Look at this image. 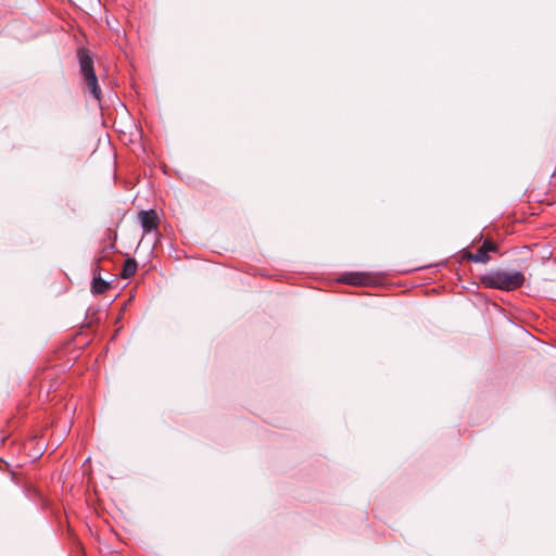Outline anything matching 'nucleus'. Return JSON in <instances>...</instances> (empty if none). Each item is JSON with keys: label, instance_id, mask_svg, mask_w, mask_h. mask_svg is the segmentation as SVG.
<instances>
[{"label": "nucleus", "instance_id": "obj_1", "mask_svg": "<svg viewBox=\"0 0 556 556\" xmlns=\"http://www.w3.org/2000/svg\"><path fill=\"white\" fill-rule=\"evenodd\" d=\"M479 281L484 288L509 292L521 288L526 277L519 270L494 269L480 276Z\"/></svg>", "mask_w": 556, "mask_h": 556}, {"label": "nucleus", "instance_id": "obj_4", "mask_svg": "<svg viewBox=\"0 0 556 556\" xmlns=\"http://www.w3.org/2000/svg\"><path fill=\"white\" fill-rule=\"evenodd\" d=\"M143 233L157 231L159 229V215L154 210L140 211L138 214Z\"/></svg>", "mask_w": 556, "mask_h": 556}, {"label": "nucleus", "instance_id": "obj_8", "mask_svg": "<svg viewBox=\"0 0 556 556\" xmlns=\"http://www.w3.org/2000/svg\"><path fill=\"white\" fill-rule=\"evenodd\" d=\"M136 271H137V262L134 258H127L124 262V265H123V268H122V271L119 275L123 279H129L132 276H135Z\"/></svg>", "mask_w": 556, "mask_h": 556}, {"label": "nucleus", "instance_id": "obj_2", "mask_svg": "<svg viewBox=\"0 0 556 556\" xmlns=\"http://www.w3.org/2000/svg\"><path fill=\"white\" fill-rule=\"evenodd\" d=\"M77 59L79 64V73L83 77L84 84L87 87V90L94 100L100 102L102 91L96 75L94 61L91 52L86 48H79L77 50Z\"/></svg>", "mask_w": 556, "mask_h": 556}, {"label": "nucleus", "instance_id": "obj_7", "mask_svg": "<svg viewBox=\"0 0 556 556\" xmlns=\"http://www.w3.org/2000/svg\"><path fill=\"white\" fill-rule=\"evenodd\" d=\"M115 240H116V235H114V240L112 242L106 243L101 248V250L94 257V265L100 266L101 262L109 260L111 257V255L115 252V242H114Z\"/></svg>", "mask_w": 556, "mask_h": 556}, {"label": "nucleus", "instance_id": "obj_6", "mask_svg": "<svg viewBox=\"0 0 556 556\" xmlns=\"http://www.w3.org/2000/svg\"><path fill=\"white\" fill-rule=\"evenodd\" d=\"M101 270V266L94 265L93 279L91 285V291L94 294H103L111 288L110 283L102 279Z\"/></svg>", "mask_w": 556, "mask_h": 556}, {"label": "nucleus", "instance_id": "obj_3", "mask_svg": "<svg viewBox=\"0 0 556 556\" xmlns=\"http://www.w3.org/2000/svg\"><path fill=\"white\" fill-rule=\"evenodd\" d=\"M497 250L498 245L494 241L485 239L476 252L464 250L462 257L470 262L486 264L491 260L489 253L497 252Z\"/></svg>", "mask_w": 556, "mask_h": 556}, {"label": "nucleus", "instance_id": "obj_9", "mask_svg": "<svg viewBox=\"0 0 556 556\" xmlns=\"http://www.w3.org/2000/svg\"><path fill=\"white\" fill-rule=\"evenodd\" d=\"M8 468H9L8 462H5L2 458H0V470H4V469H8Z\"/></svg>", "mask_w": 556, "mask_h": 556}, {"label": "nucleus", "instance_id": "obj_5", "mask_svg": "<svg viewBox=\"0 0 556 556\" xmlns=\"http://www.w3.org/2000/svg\"><path fill=\"white\" fill-rule=\"evenodd\" d=\"M339 281L351 286H369L372 283V278L365 273H345L339 278Z\"/></svg>", "mask_w": 556, "mask_h": 556}]
</instances>
